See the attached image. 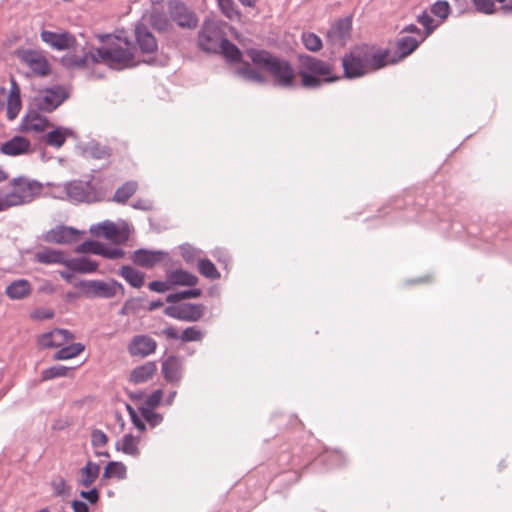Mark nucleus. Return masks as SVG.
<instances>
[{
  "mask_svg": "<svg viewBox=\"0 0 512 512\" xmlns=\"http://www.w3.org/2000/svg\"><path fill=\"white\" fill-rule=\"evenodd\" d=\"M389 55L390 53L388 50H378L372 53H368L367 51H365L368 72L383 68L387 64L396 63L397 59L395 58V56L393 58H389Z\"/></svg>",
  "mask_w": 512,
  "mask_h": 512,
  "instance_id": "obj_29",
  "label": "nucleus"
},
{
  "mask_svg": "<svg viewBox=\"0 0 512 512\" xmlns=\"http://www.w3.org/2000/svg\"><path fill=\"white\" fill-rule=\"evenodd\" d=\"M352 18L344 17L335 21L327 31V42L333 47H344L351 38Z\"/></svg>",
  "mask_w": 512,
  "mask_h": 512,
  "instance_id": "obj_9",
  "label": "nucleus"
},
{
  "mask_svg": "<svg viewBox=\"0 0 512 512\" xmlns=\"http://www.w3.org/2000/svg\"><path fill=\"white\" fill-rule=\"evenodd\" d=\"M73 371L72 367H67L64 365H54L49 368L44 369L41 372V380L48 381L55 378L67 377Z\"/></svg>",
  "mask_w": 512,
  "mask_h": 512,
  "instance_id": "obj_43",
  "label": "nucleus"
},
{
  "mask_svg": "<svg viewBox=\"0 0 512 512\" xmlns=\"http://www.w3.org/2000/svg\"><path fill=\"white\" fill-rule=\"evenodd\" d=\"M67 259L68 258L63 251L52 249L50 247H44L34 253V261L45 265L60 264L65 266Z\"/></svg>",
  "mask_w": 512,
  "mask_h": 512,
  "instance_id": "obj_26",
  "label": "nucleus"
},
{
  "mask_svg": "<svg viewBox=\"0 0 512 512\" xmlns=\"http://www.w3.org/2000/svg\"><path fill=\"white\" fill-rule=\"evenodd\" d=\"M32 285L27 279L12 281L5 289V294L11 300H22L30 296Z\"/></svg>",
  "mask_w": 512,
  "mask_h": 512,
  "instance_id": "obj_27",
  "label": "nucleus"
},
{
  "mask_svg": "<svg viewBox=\"0 0 512 512\" xmlns=\"http://www.w3.org/2000/svg\"><path fill=\"white\" fill-rule=\"evenodd\" d=\"M301 39L304 47L312 52L319 51L323 46L321 38L312 32H304Z\"/></svg>",
  "mask_w": 512,
  "mask_h": 512,
  "instance_id": "obj_48",
  "label": "nucleus"
},
{
  "mask_svg": "<svg viewBox=\"0 0 512 512\" xmlns=\"http://www.w3.org/2000/svg\"><path fill=\"white\" fill-rule=\"evenodd\" d=\"M82 153L86 157L102 160L111 156L112 150L106 145H102L96 140H90L82 146Z\"/></svg>",
  "mask_w": 512,
  "mask_h": 512,
  "instance_id": "obj_33",
  "label": "nucleus"
},
{
  "mask_svg": "<svg viewBox=\"0 0 512 512\" xmlns=\"http://www.w3.org/2000/svg\"><path fill=\"white\" fill-rule=\"evenodd\" d=\"M198 271L202 276L210 280H217L221 276L213 262L207 258L198 261Z\"/></svg>",
  "mask_w": 512,
  "mask_h": 512,
  "instance_id": "obj_45",
  "label": "nucleus"
},
{
  "mask_svg": "<svg viewBox=\"0 0 512 512\" xmlns=\"http://www.w3.org/2000/svg\"><path fill=\"white\" fill-rule=\"evenodd\" d=\"M162 398L163 391L161 389H157L146 398L144 404L140 408H148L154 410L160 405Z\"/></svg>",
  "mask_w": 512,
  "mask_h": 512,
  "instance_id": "obj_55",
  "label": "nucleus"
},
{
  "mask_svg": "<svg viewBox=\"0 0 512 512\" xmlns=\"http://www.w3.org/2000/svg\"><path fill=\"white\" fill-rule=\"evenodd\" d=\"M102 180L93 174L87 179L71 180L64 184L67 199L74 204H93L101 202L106 197V189L101 185Z\"/></svg>",
  "mask_w": 512,
  "mask_h": 512,
  "instance_id": "obj_4",
  "label": "nucleus"
},
{
  "mask_svg": "<svg viewBox=\"0 0 512 512\" xmlns=\"http://www.w3.org/2000/svg\"><path fill=\"white\" fill-rule=\"evenodd\" d=\"M235 73L249 82L259 84L266 82V78L257 69L252 68L249 63H244L243 66L236 69Z\"/></svg>",
  "mask_w": 512,
  "mask_h": 512,
  "instance_id": "obj_40",
  "label": "nucleus"
},
{
  "mask_svg": "<svg viewBox=\"0 0 512 512\" xmlns=\"http://www.w3.org/2000/svg\"><path fill=\"white\" fill-rule=\"evenodd\" d=\"M103 243L95 240H86L75 249L77 253H91L95 255H101Z\"/></svg>",
  "mask_w": 512,
  "mask_h": 512,
  "instance_id": "obj_50",
  "label": "nucleus"
},
{
  "mask_svg": "<svg viewBox=\"0 0 512 512\" xmlns=\"http://www.w3.org/2000/svg\"><path fill=\"white\" fill-rule=\"evenodd\" d=\"M344 76L355 79L368 73L365 51L356 49L342 58Z\"/></svg>",
  "mask_w": 512,
  "mask_h": 512,
  "instance_id": "obj_8",
  "label": "nucleus"
},
{
  "mask_svg": "<svg viewBox=\"0 0 512 512\" xmlns=\"http://www.w3.org/2000/svg\"><path fill=\"white\" fill-rule=\"evenodd\" d=\"M224 38L216 27L204 25L198 35V45L205 52L218 53Z\"/></svg>",
  "mask_w": 512,
  "mask_h": 512,
  "instance_id": "obj_15",
  "label": "nucleus"
},
{
  "mask_svg": "<svg viewBox=\"0 0 512 512\" xmlns=\"http://www.w3.org/2000/svg\"><path fill=\"white\" fill-rule=\"evenodd\" d=\"M148 288L151 291L157 292V293H164L169 289V286L167 282L155 280L148 284Z\"/></svg>",
  "mask_w": 512,
  "mask_h": 512,
  "instance_id": "obj_62",
  "label": "nucleus"
},
{
  "mask_svg": "<svg viewBox=\"0 0 512 512\" xmlns=\"http://www.w3.org/2000/svg\"><path fill=\"white\" fill-rule=\"evenodd\" d=\"M131 206L134 209L143 210V211H147V210H150L152 208V204H151L150 201L142 200V199H138V200L134 201L131 204Z\"/></svg>",
  "mask_w": 512,
  "mask_h": 512,
  "instance_id": "obj_63",
  "label": "nucleus"
},
{
  "mask_svg": "<svg viewBox=\"0 0 512 512\" xmlns=\"http://www.w3.org/2000/svg\"><path fill=\"white\" fill-rule=\"evenodd\" d=\"M202 337V332L196 327H187L180 335V339L183 342L200 341Z\"/></svg>",
  "mask_w": 512,
  "mask_h": 512,
  "instance_id": "obj_56",
  "label": "nucleus"
},
{
  "mask_svg": "<svg viewBox=\"0 0 512 512\" xmlns=\"http://www.w3.org/2000/svg\"><path fill=\"white\" fill-rule=\"evenodd\" d=\"M42 191V184L26 177H16L0 189L3 210L31 202Z\"/></svg>",
  "mask_w": 512,
  "mask_h": 512,
  "instance_id": "obj_3",
  "label": "nucleus"
},
{
  "mask_svg": "<svg viewBox=\"0 0 512 512\" xmlns=\"http://www.w3.org/2000/svg\"><path fill=\"white\" fill-rule=\"evenodd\" d=\"M151 26L158 32H165L170 26L169 20L162 13H153L150 16Z\"/></svg>",
  "mask_w": 512,
  "mask_h": 512,
  "instance_id": "obj_52",
  "label": "nucleus"
},
{
  "mask_svg": "<svg viewBox=\"0 0 512 512\" xmlns=\"http://www.w3.org/2000/svg\"><path fill=\"white\" fill-rule=\"evenodd\" d=\"M107 259H121L125 256V251L118 247H109L103 243L101 255Z\"/></svg>",
  "mask_w": 512,
  "mask_h": 512,
  "instance_id": "obj_57",
  "label": "nucleus"
},
{
  "mask_svg": "<svg viewBox=\"0 0 512 512\" xmlns=\"http://www.w3.org/2000/svg\"><path fill=\"white\" fill-rule=\"evenodd\" d=\"M202 294L201 289L199 288H193L185 291H180L176 293H171L167 295L166 302L168 303H177L181 300L185 299H192V298H198Z\"/></svg>",
  "mask_w": 512,
  "mask_h": 512,
  "instance_id": "obj_47",
  "label": "nucleus"
},
{
  "mask_svg": "<svg viewBox=\"0 0 512 512\" xmlns=\"http://www.w3.org/2000/svg\"><path fill=\"white\" fill-rule=\"evenodd\" d=\"M451 12V7L447 1L439 0L431 6V13L442 20L446 19Z\"/></svg>",
  "mask_w": 512,
  "mask_h": 512,
  "instance_id": "obj_54",
  "label": "nucleus"
},
{
  "mask_svg": "<svg viewBox=\"0 0 512 512\" xmlns=\"http://www.w3.org/2000/svg\"><path fill=\"white\" fill-rule=\"evenodd\" d=\"M40 38L49 47L58 51L75 48L76 45L75 36L67 31L54 32L50 30H42Z\"/></svg>",
  "mask_w": 512,
  "mask_h": 512,
  "instance_id": "obj_13",
  "label": "nucleus"
},
{
  "mask_svg": "<svg viewBox=\"0 0 512 512\" xmlns=\"http://www.w3.org/2000/svg\"><path fill=\"white\" fill-rule=\"evenodd\" d=\"M134 35L136 46L141 53L151 54L157 51V40L147 25L138 23L135 26Z\"/></svg>",
  "mask_w": 512,
  "mask_h": 512,
  "instance_id": "obj_16",
  "label": "nucleus"
},
{
  "mask_svg": "<svg viewBox=\"0 0 512 512\" xmlns=\"http://www.w3.org/2000/svg\"><path fill=\"white\" fill-rule=\"evenodd\" d=\"M157 342L149 335H135L129 345L128 352L131 356L147 357L156 351Z\"/></svg>",
  "mask_w": 512,
  "mask_h": 512,
  "instance_id": "obj_18",
  "label": "nucleus"
},
{
  "mask_svg": "<svg viewBox=\"0 0 512 512\" xmlns=\"http://www.w3.org/2000/svg\"><path fill=\"white\" fill-rule=\"evenodd\" d=\"M126 47H121L117 43H112L105 47H100L95 50L98 62L107 64L110 68L122 70L134 66V53L130 50V42L127 38L124 39Z\"/></svg>",
  "mask_w": 512,
  "mask_h": 512,
  "instance_id": "obj_5",
  "label": "nucleus"
},
{
  "mask_svg": "<svg viewBox=\"0 0 512 512\" xmlns=\"http://www.w3.org/2000/svg\"><path fill=\"white\" fill-rule=\"evenodd\" d=\"M67 98L68 93L66 89L56 85L38 93L33 99V105L39 111L50 113L58 108Z\"/></svg>",
  "mask_w": 512,
  "mask_h": 512,
  "instance_id": "obj_6",
  "label": "nucleus"
},
{
  "mask_svg": "<svg viewBox=\"0 0 512 512\" xmlns=\"http://www.w3.org/2000/svg\"><path fill=\"white\" fill-rule=\"evenodd\" d=\"M219 52H221L226 60L231 63L240 62L242 59V53L240 49L227 38L222 40Z\"/></svg>",
  "mask_w": 512,
  "mask_h": 512,
  "instance_id": "obj_39",
  "label": "nucleus"
},
{
  "mask_svg": "<svg viewBox=\"0 0 512 512\" xmlns=\"http://www.w3.org/2000/svg\"><path fill=\"white\" fill-rule=\"evenodd\" d=\"M75 138V132L68 127L57 126L49 131L44 137L43 141L46 145L59 149L66 142L67 138Z\"/></svg>",
  "mask_w": 512,
  "mask_h": 512,
  "instance_id": "obj_25",
  "label": "nucleus"
},
{
  "mask_svg": "<svg viewBox=\"0 0 512 512\" xmlns=\"http://www.w3.org/2000/svg\"><path fill=\"white\" fill-rule=\"evenodd\" d=\"M74 335L66 329H54L43 333L38 338V346L41 348H57L72 340Z\"/></svg>",
  "mask_w": 512,
  "mask_h": 512,
  "instance_id": "obj_21",
  "label": "nucleus"
},
{
  "mask_svg": "<svg viewBox=\"0 0 512 512\" xmlns=\"http://www.w3.org/2000/svg\"><path fill=\"white\" fill-rule=\"evenodd\" d=\"M162 374L166 381L178 383L182 378V360L175 355L168 356L162 362Z\"/></svg>",
  "mask_w": 512,
  "mask_h": 512,
  "instance_id": "obj_24",
  "label": "nucleus"
},
{
  "mask_svg": "<svg viewBox=\"0 0 512 512\" xmlns=\"http://www.w3.org/2000/svg\"><path fill=\"white\" fill-rule=\"evenodd\" d=\"M60 62L67 69L86 68L91 64L98 63V58H96L95 52L92 51L83 52L81 55L74 52L64 55Z\"/></svg>",
  "mask_w": 512,
  "mask_h": 512,
  "instance_id": "obj_22",
  "label": "nucleus"
},
{
  "mask_svg": "<svg viewBox=\"0 0 512 512\" xmlns=\"http://www.w3.org/2000/svg\"><path fill=\"white\" fill-rule=\"evenodd\" d=\"M204 307L202 304L183 303L180 305H170L164 309V314L168 317L195 322L203 315Z\"/></svg>",
  "mask_w": 512,
  "mask_h": 512,
  "instance_id": "obj_12",
  "label": "nucleus"
},
{
  "mask_svg": "<svg viewBox=\"0 0 512 512\" xmlns=\"http://www.w3.org/2000/svg\"><path fill=\"white\" fill-rule=\"evenodd\" d=\"M167 281L172 285L195 286L198 278L186 270L176 269L167 272Z\"/></svg>",
  "mask_w": 512,
  "mask_h": 512,
  "instance_id": "obj_34",
  "label": "nucleus"
},
{
  "mask_svg": "<svg viewBox=\"0 0 512 512\" xmlns=\"http://www.w3.org/2000/svg\"><path fill=\"white\" fill-rule=\"evenodd\" d=\"M417 22L424 27L423 36L421 40H425L433 31L438 27V23L428 14L427 11H423L417 16Z\"/></svg>",
  "mask_w": 512,
  "mask_h": 512,
  "instance_id": "obj_46",
  "label": "nucleus"
},
{
  "mask_svg": "<svg viewBox=\"0 0 512 512\" xmlns=\"http://www.w3.org/2000/svg\"><path fill=\"white\" fill-rule=\"evenodd\" d=\"M221 12L230 20L239 19L240 13L233 0H217Z\"/></svg>",
  "mask_w": 512,
  "mask_h": 512,
  "instance_id": "obj_49",
  "label": "nucleus"
},
{
  "mask_svg": "<svg viewBox=\"0 0 512 512\" xmlns=\"http://www.w3.org/2000/svg\"><path fill=\"white\" fill-rule=\"evenodd\" d=\"M127 476L126 466L122 462L111 461L109 462L103 472L104 479L117 478V479H125Z\"/></svg>",
  "mask_w": 512,
  "mask_h": 512,
  "instance_id": "obj_42",
  "label": "nucleus"
},
{
  "mask_svg": "<svg viewBox=\"0 0 512 512\" xmlns=\"http://www.w3.org/2000/svg\"><path fill=\"white\" fill-rule=\"evenodd\" d=\"M118 275L133 288H141L144 284L145 274L130 265H123L119 269Z\"/></svg>",
  "mask_w": 512,
  "mask_h": 512,
  "instance_id": "obj_35",
  "label": "nucleus"
},
{
  "mask_svg": "<svg viewBox=\"0 0 512 512\" xmlns=\"http://www.w3.org/2000/svg\"><path fill=\"white\" fill-rule=\"evenodd\" d=\"M138 189L136 181H127L122 186L118 187L112 197V201L118 204H125L128 199L134 195Z\"/></svg>",
  "mask_w": 512,
  "mask_h": 512,
  "instance_id": "obj_38",
  "label": "nucleus"
},
{
  "mask_svg": "<svg viewBox=\"0 0 512 512\" xmlns=\"http://www.w3.org/2000/svg\"><path fill=\"white\" fill-rule=\"evenodd\" d=\"M31 143L23 136L16 135L1 144L0 151L8 156H19L30 151Z\"/></svg>",
  "mask_w": 512,
  "mask_h": 512,
  "instance_id": "obj_23",
  "label": "nucleus"
},
{
  "mask_svg": "<svg viewBox=\"0 0 512 512\" xmlns=\"http://www.w3.org/2000/svg\"><path fill=\"white\" fill-rule=\"evenodd\" d=\"M169 13L171 19L181 28L194 29L198 25V18L194 11L181 1H171Z\"/></svg>",
  "mask_w": 512,
  "mask_h": 512,
  "instance_id": "obj_10",
  "label": "nucleus"
},
{
  "mask_svg": "<svg viewBox=\"0 0 512 512\" xmlns=\"http://www.w3.org/2000/svg\"><path fill=\"white\" fill-rule=\"evenodd\" d=\"M100 473V465L93 461H88L84 467L80 469L81 478L78 484L89 488L98 478Z\"/></svg>",
  "mask_w": 512,
  "mask_h": 512,
  "instance_id": "obj_36",
  "label": "nucleus"
},
{
  "mask_svg": "<svg viewBox=\"0 0 512 512\" xmlns=\"http://www.w3.org/2000/svg\"><path fill=\"white\" fill-rule=\"evenodd\" d=\"M82 294L89 299L103 298L110 299L115 297V291L111 287V279L108 282L102 280H81L76 284Z\"/></svg>",
  "mask_w": 512,
  "mask_h": 512,
  "instance_id": "obj_11",
  "label": "nucleus"
},
{
  "mask_svg": "<svg viewBox=\"0 0 512 512\" xmlns=\"http://www.w3.org/2000/svg\"><path fill=\"white\" fill-rule=\"evenodd\" d=\"M21 107L22 102L20 96V88L17 82L12 78L10 92L7 97V118L9 120H14L18 116Z\"/></svg>",
  "mask_w": 512,
  "mask_h": 512,
  "instance_id": "obj_30",
  "label": "nucleus"
},
{
  "mask_svg": "<svg viewBox=\"0 0 512 512\" xmlns=\"http://www.w3.org/2000/svg\"><path fill=\"white\" fill-rule=\"evenodd\" d=\"M84 345L81 343H73L64 347H61L53 355L54 360H68L78 356L83 350Z\"/></svg>",
  "mask_w": 512,
  "mask_h": 512,
  "instance_id": "obj_41",
  "label": "nucleus"
},
{
  "mask_svg": "<svg viewBox=\"0 0 512 512\" xmlns=\"http://www.w3.org/2000/svg\"><path fill=\"white\" fill-rule=\"evenodd\" d=\"M298 75L300 84L305 89H318L324 84L333 83L340 79L334 74L332 64L317 57L300 54L298 56Z\"/></svg>",
  "mask_w": 512,
  "mask_h": 512,
  "instance_id": "obj_2",
  "label": "nucleus"
},
{
  "mask_svg": "<svg viewBox=\"0 0 512 512\" xmlns=\"http://www.w3.org/2000/svg\"><path fill=\"white\" fill-rule=\"evenodd\" d=\"M50 126V122L46 116L39 113L36 108L29 110L28 113L22 118L20 123V131L22 132H36L41 133Z\"/></svg>",
  "mask_w": 512,
  "mask_h": 512,
  "instance_id": "obj_20",
  "label": "nucleus"
},
{
  "mask_svg": "<svg viewBox=\"0 0 512 512\" xmlns=\"http://www.w3.org/2000/svg\"><path fill=\"white\" fill-rule=\"evenodd\" d=\"M156 371V363L154 361H148L135 367L130 373L129 380L134 384H141L150 380Z\"/></svg>",
  "mask_w": 512,
  "mask_h": 512,
  "instance_id": "obj_32",
  "label": "nucleus"
},
{
  "mask_svg": "<svg viewBox=\"0 0 512 512\" xmlns=\"http://www.w3.org/2000/svg\"><path fill=\"white\" fill-rule=\"evenodd\" d=\"M108 442L107 435L100 429L91 432V443L94 448L104 447Z\"/></svg>",
  "mask_w": 512,
  "mask_h": 512,
  "instance_id": "obj_58",
  "label": "nucleus"
},
{
  "mask_svg": "<svg viewBox=\"0 0 512 512\" xmlns=\"http://www.w3.org/2000/svg\"><path fill=\"white\" fill-rule=\"evenodd\" d=\"M138 438L132 434H125L120 441L116 443V449L127 455L139 456Z\"/></svg>",
  "mask_w": 512,
  "mask_h": 512,
  "instance_id": "obj_37",
  "label": "nucleus"
},
{
  "mask_svg": "<svg viewBox=\"0 0 512 512\" xmlns=\"http://www.w3.org/2000/svg\"><path fill=\"white\" fill-rule=\"evenodd\" d=\"M91 232L97 236L102 235L104 238L117 244L125 243L129 238L128 231L125 228H119L114 222L109 220L98 224L95 229H91Z\"/></svg>",
  "mask_w": 512,
  "mask_h": 512,
  "instance_id": "obj_17",
  "label": "nucleus"
},
{
  "mask_svg": "<svg viewBox=\"0 0 512 512\" xmlns=\"http://www.w3.org/2000/svg\"><path fill=\"white\" fill-rule=\"evenodd\" d=\"M169 253L163 250H149L140 248L131 255L132 262L142 268L151 269L168 259Z\"/></svg>",
  "mask_w": 512,
  "mask_h": 512,
  "instance_id": "obj_14",
  "label": "nucleus"
},
{
  "mask_svg": "<svg viewBox=\"0 0 512 512\" xmlns=\"http://www.w3.org/2000/svg\"><path fill=\"white\" fill-rule=\"evenodd\" d=\"M80 497L87 500L90 504H96L99 501L100 493L97 488H92L88 491H81Z\"/></svg>",
  "mask_w": 512,
  "mask_h": 512,
  "instance_id": "obj_61",
  "label": "nucleus"
},
{
  "mask_svg": "<svg viewBox=\"0 0 512 512\" xmlns=\"http://www.w3.org/2000/svg\"><path fill=\"white\" fill-rule=\"evenodd\" d=\"M17 58L27 65L35 75L47 76L50 64L42 52L33 49L20 48L15 51Z\"/></svg>",
  "mask_w": 512,
  "mask_h": 512,
  "instance_id": "obj_7",
  "label": "nucleus"
},
{
  "mask_svg": "<svg viewBox=\"0 0 512 512\" xmlns=\"http://www.w3.org/2000/svg\"><path fill=\"white\" fill-rule=\"evenodd\" d=\"M423 41L424 40H421V38L413 36H400L396 42V52L398 56L395 58L397 59V62L413 53Z\"/></svg>",
  "mask_w": 512,
  "mask_h": 512,
  "instance_id": "obj_31",
  "label": "nucleus"
},
{
  "mask_svg": "<svg viewBox=\"0 0 512 512\" xmlns=\"http://www.w3.org/2000/svg\"><path fill=\"white\" fill-rule=\"evenodd\" d=\"M79 233L75 228L60 225L48 230L43 239L48 243L72 244L78 240Z\"/></svg>",
  "mask_w": 512,
  "mask_h": 512,
  "instance_id": "obj_19",
  "label": "nucleus"
},
{
  "mask_svg": "<svg viewBox=\"0 0 512 512\" xmlns=\"http://www.w3.org/2000/svg\"><path fill=\"white\" fill-rule=\"evenodd\" d=\"M65 267L72 272L81 274H92L98 269V263L88 257L68 258Z\"/></svg>",
  "mask_w": 512,
  "mask_h": 512,
  "instance_id": "obj_28",
  "label": "nucleus"
},
{
  "mask_svg": "<svg viewBox=\"0 0 512 512\" xmlns=\"http://www.w3.org/2000/svg\"><path fill=\"white\" fill-rule=\"evenodd\" d=\"M54 317V311L50 308H37L31 313L34 320H48Z\"/></svg>",
  "mask_w": 512,
  "mask_h": 512,
  "instance_id": "obj_60",
  "label": "nucleus"
},
{
  "mask_svg": "<svg viewBox=\"0 0 512 512\" xmlns=\"http://www.w3.org/2000/svg\"><path fill=\"white\" fill-rule=\"evenodd\" d=\"M475 9L484 14H492L495 11L493 0H473Z\"/></svg>",
  "mask_w": 512,
  "mask_h": 512,
  "instance_id": "obj_59",
  "label": "nucleus"
},
{
  "mask_svg": "<svg viewBox=\"0 0 512 512\" xmlns=\"http://www.w3.org/2000/svg\"><path fill=\"white\" fill-rule=\"evenodd\" d=\"M72 508L74 512H89L88 505L80 500H73L72 501Z\"/></svg>",
  "mask_w": 512,
  "mask_h": 512,
  "instance_id": "obj_64",
  "label": "nucleus"
},
{
  "mask_svg": "<svg viewBox=\"0 0 512 512\" xmlns=\"http://www.w3.org/2000/svg\"><path fill=\"white\" fill-rule=\"evenodd\" d=\"M53 495L62 499H67L72 494V487L67 484L66 480L59 476L54 478L51 483Z\"/></svg>",
  "mask_w": 512,
  "mask_h": 512,
  "instance_id": "obj_44",
  "label": "nucleus"
},
{
  "mask_svg": "<svg viewBox=\"0 0 512 512\" xmlns=\"http://www.w3.org/2000/svg\"><path fill=\"white\" fill-rule=\"evenodd\" d=\"M182 258L187 264H193L197 257L202 253L200 249L195 248L189 243H184L179 246Z\"/></svg>",
  "mask_w": 512,
  "mask_h": 512,
  "instance_id": "obj_51",
  "label": "nucleus"
},
{
  "mask_svg": "<svg viewBox=\"0 0 512 512\" xmlns=\"http://www.w3.org/2000/svg\"><path fill=\"white\" fill-rule=\"evenodd\" d=\"M247 56L256 66L273 76L276 86L290 89L297 87L296 72L288 60L259 49L247 50Z\"/></svg>",
  "mask_w": 512,
  "mask_h": 512,
  "instance_id": "obj_1",
  "label": "nucleus"
},
{
  "mask_svg": "<svg viewBox=\"0 0 512 512\" xmlns=\"http://www.w3.org/2000/svg\"><path fill=\"white\" fill-rule=\"evenodd\" d=\"M142 417L152 427L160 425L163 421V415L148 408H139Z\"/></svg>",
  "mask_w": 512,
  "mask_h": 512,
  "instance_id": "obj_53",
  "label": "nucleus"
}]
</instances>
